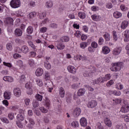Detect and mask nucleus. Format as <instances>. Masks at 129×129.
I'll return each instance as SVG.
<instances>
[{"label": "nucleus", "mask_w": 129, "mask_h": 129, "mask_svg": "<svg viewBox=\"0 0 129 129\" xmlns=\"http://www.w3.org/2000/svg\"><path fill=\"white\" fill-rule=\"evenodd\" d=\"M103 42H104V39H103V38L100 37L98 41V44L99 45H102V44H103Z\"/></svg>", "instance_id": "nucleus-51"}, {"label": "nucleus", "mask_w": 129, "mask_h": 129, "mask_svg": "<svg viewBox=\"0 0 129 129\" xmlns=\"http://www.w3.org/2000/svg\"><path fill=\"white\" fill-rule=\"evenodd\" d=\"M36 16V12H31L29 14V19H33Z\"/></svg>", "instance_id": "nucleus-41"}, {"label": "nucleus", "mask_w": 129, "mask_h": 129, "mask_svg": "<svg viewBox=\"0 0 129 129\" xmlns=\"http://www.w3.org/2000/svg\"><path fill=\"white\" fill-rule=\"evenodd\" d=\"M17 65L20 67H23L24 64L22 60H18L17 62Z\"/></svg>", "instance_id": "nucleus-59"}, {"label": "nucleus", "mask_w": 129, "mask_h": 129, "mask_svg": "<svg viewBox=\"0 0 129 129\" xmlns=\"http://www.w3.org/2000/svg\"><path fill=\"white\" fill-rule=\"evenodd\" d=\"M12 95V93L9 91H6L4 93V97L5 99H11V96Z\"/></svg>", "instance_id": "nucleus-10"}, {"label": "nucleus", "mask_w": 129, "mask_h": 129, "mask_svg": "<svg viewBox=\"0 0 129 129\" xmlns=\"http://www.w3.org/2000/svg\"><path fill=\"white\" fill-rule=\"evenodd\" d=\"M80 122L82 126H86L87 125V120L85 117H82L80 120Z\"/></svg>", "instance_id": "nucleus-7"}, {"label": "nucleus", "mask_w": 129, "mask_h": 129, "mask_svg": "<svg viewBox=\"0 0 129 129\" xmlns=\"http://www.w3.org/2000/svg\"><path fill=\"white\" fill-rule=\"evenodd\" d=\"M115 104H119L120 102H121V100L120 99H116L115 100H113Z\"/></svg>", "instance_id": "nucleus-53"}, {"label": "nucleus", "mask_w": 129, "mask_h": 129, "mask_svg": "<svg viewBox=\"0 0 129 129\" xmlns=\"http://www.w3.org/2000/svg\"><path fill=\"white\" fill-rule=\"evenodd\" d=\"M85 93V91L83 89H81L78 91V96H82Z\"/></svg>", "instance_id": "nucleus-23"}, {"label": "nucleus", "mask_w": 129, "mask_h": 129, "mask_svg": "<svg viewBox=\"0 0 129 129\" xmlns=\"http://www.w3.org/2000/svg\"><path fill=\"white\" fill-rule=\"evenodd\" d=\"M3 80H4V81H8V82H13L14 79H13L12 77L6 76L3 78Z\"/></svg>", "instance_id": "nucleus-16"}, {"label": "nucleus", "mask_w": 129, "mask_h": 129, "mask_svg": "<svg viewBox=\"0 0 129 129\" xmlns=\"http://www.w3.org/2000/svg\"><path fill=\"white\" fill-rule=\"evenodd\" d=\"M80 113H81V109L79 108H76L74 110L73 115L74 116H79V115H80Z\"/></svg>", "instance_id": "nucleus-8"}, {"label": "nucleus", "mask_w": 129, "mask_h": 129, "mask_svg": "<svg viewBox=\"0 0 129 129\" xmlns=\"http://www.w3.org/2000/svg\"><path fill=\"white\" fill-rule=\"evenodd\" d=\"M124 36L126 38V39H124L125 42L129 40V30H126L125 31Z\"/></svg>", "instance_id": "nucleus-18"}, {"label": "nucleus", "mask_w": 129, "mask_h": 129, "mask_svg": "<svg viewBox=\"0 0 129 129\" xmlns=\"http://www.w3.org/2000/svg\"><path fill=\"white\" fill-rule=\"evenodd\" d=\"M105 123L106 125H107V126H109V127H110L111 126V121L108 118H106L105 119Z\"/></svg>", "instance_id": "nucleus-22"}, {"label": "nucleus", "mask_w": 129, "mask_h": 129, "mask_svg": "<svg viewBox=\"0 0 129 129\" xmlns=\"http://www.w3.org/2000/svg\"><path fill=\"white\" fill-rule=\"evenodd\" d=\"M121 51V47H117L113 50L112 54L113 55H118L120 54V52Z\"/></svg>", "instance_id": "nucleus-13"}, {"label": "nucleus", "mask_w": 129, "mask_h": 129, "mask_svg": "<svg viewBox=\"0 0 129 129\" xmlns=\"http://www.w3.org/2000/svg\"><path fill=\"white\" fill-rule=\"evenodd\" d=\"M8 117L10 118V119H14V113H9L8 114Z\"/></svg>", "instance_id": "nucleus-48"}, {"label": "nucleus", "mask_w": 129, "mask_h": 129, "mask_svg": "<svg viewBox=\"0 0 129 129\" xmlns=\"http://www.w3.org/2000/svg\"><path fill=\"white\" fill-rule=\"evenodd\" d=\"M46 31H47V28L46 27H42L40 29V33H45V32Z\"/></svg>", "instance_id": "nucleus-55"}, {"label": "nucleus", "mask_w": 129, "mask_h": 129, "mask_svg": "<svg viewBox=\"0 0 129 129\" xmlns=\"http://www.w3.org/2000/svg\"><path fill=\"white\" fill-rule=\"evenodd\" d=\"M91 46L93 48H97V43L95 42H92V44H91Z\"/></svg>", "instance_id": "nucleus-63"}, {"label": "nucleus", "mask_w": 129, "mask_h": 129, "mask_svg": "<svg viewBox=\"0 0 129 129\" xmlns=\"http://www.w3.org/2000/svg\"><path fill=\"white\" fill-rule=\"evenodd\" d=\"M128 24V22L126 21H124L121 25V29H125L126 27H127V25Z\"/></svg>", "instance_id": "nucleus-21"}, {"label": "nucleus", "mask_w": 129, "mask_h": 129, "mask_svg": "<svg viewBox=\"0 0 129 129\" xmlns=\"http://www.w3.org/2000/svg\"><path fill=\"white\" fill-rule=\"evenodd\" d=\"M78 122H77V121H73L72 123V126H73V127H78Z\"/></svg>", "instance_id": "nucleus-42"}, {"label": "nucleus", "mask_w": 129, "mask_h": 129, "mask_svg": "<svg viewBox=\"0 0 129 129\" xmlns=\"http://www.w3.org/2000/svg\"><path fill=\"white\" fill-rule=\"evenodd\" d=\"M57 48L58 50H63L65 48V45L62 44H58L57 45Z\"/></svg>", "instance_id": "nucleus-33"}, {"label": "nucleus", "mask_w": 129, "mask_h": 129, "mask_svg": "<svg viewBox=\"0 0 129 129\" xmlns=\"http://www.w3.org/2000/svg\"><path fill=\"white\" fill-rule=\"evenodd\" d=\"M32 105L34 108H36V107H38V106H39V101H38V100L33 101Z\"/></svg>", "instance_id": "nucleus-26"}, {"label": "nucleus", "mask_w": 129, "mask_h": 129, "mask_svg": "<svg viewBox=\"0 0 129 129\" xmlns=\"http://www.w3.org/2000/svg\"><path fill=\"white\" fill-rule=\"evenodd\" d=\"M27 93L29 95L33 94V90H32V88L27 89Z\"/></svg>", "instance_id": "nucleus-49"}, {"label": "nucleus", "mask_w": 129, "mask_h": 129, "mask_svg": "<svg viewBox=\"0 0 129 129\" xmlns=\"http://www.w3.org/2000/svg\"><path fill=\"white\" fill-rule=\"evenodd\" d=\"M102 52L103 54H108L110 52V49L107 46H104L102 48Z\"/></svg>", "instance_id": "nucleus-14"}, {"label": "nucleus", "mask_w": 129, "mask_h": 129, "mask_svg": "<svg viewBox=\"0 0 129 129\" xmlns=\"http://www.w3.org/2000/svg\"><path fill=\"white\" fill-rule=\"evenodd\" d=\"M44 78L45 80H50V75H49V73L46 72L44 75Z\"/></svg>", "instance_id": "nucleus-37"}, {"label": "nucleus", "mask_w": 129, "mask_h": 129, "mask_svg": "<svg viewBox=\"0 0 129 129\" xmlns=\"http://www.w3.org/2000/svg\"><path fill=\"white\" fill-rule=\"evenodd\" d=\"M105 81H107L105 77H100L97 80L94 81V84H98L99 83H103L104 82H105Z\"/></svg>", "instance_id": "nucleus-4"}, {"label": "nucleus", "mask_w": 129, "mask_h": 129, "mask_svg": "<svg viewBox=\"0 0 129 129\" xmlns=\"http://www.w3.org/2000/svg\"><path fill=\"white\" fill-rule=\"evenodd\" d=\"M122 14L121 13L118 12H115L113 13V16L116 19H118V18H120L121 17Z\"/></svg>", "instance_id": "nucleus-20"}, {"label": "nucleus", "mask_w": 129, "mask_h": 129, "mask_svg": "<svg viewBox=\"0 0 129 129\" xmlns=\"http://www.w3.org/2000/svg\"><path fill=\"white\" fill-rule=\"evenodd\" d=\"M96 105H97V103L94 100L89 102L88 104V107H90L91 108L95 107Z\"/></svg>", "instance_id": "nucleus-11"}, {"label": "nucleus", "mask_w": 129, "mask_h": 129, "mask_svg": "<svg viewBox=\"0 0 129 129\" xmlns=\"http://www.w3.org/2000/svg\"><path fill=\"white\" fill-rule=\"evenodd\" d=\"M120 67H121L120 63L118 62L114 63L113 64L112 68H111V71H115L116 72V71H119V70H120Z\"/></svg>", "instance_id": "nucleus-2"}, {"label": "nucleus", "mask_w": 129, "mask_h": 129, "mask_svg": "<svg viewBox=\"0 0 129 129\" xmlns=\"http://www.w3.org/2000/svg\"><path fill=\"white\" fill-rule=\"evenodd\" d=\"M26 123L27 124V126L28 127H32L33 125L35 124V121H34V119L30 118L28 119V120L25 121Z\"/></svg>", "instance_id": "nucleus-6"}, {"label": "nucleus", "mask_w": 129, "mask_h": 129, "mask_svg": "<svg viewBox=\"0 0 129 129\" xmlns=\"http://www.w3.org/2000/svg\"><path fill=\"white\" fill-rule=\"evenodd\" d=\"M113 83H114V82H113V80H111L106 84V86L109 87V86H111Z\"/></svg>", "instance_id": "nucleus-47"}, {"label": "nucleus", "mask_w": 129, "mask_h": 129, "mask_svg": "<svg viewBox=\"0 0 129 129\" xmlns=\"http://www.w3.org/2000/svg\"><path fill=\"white\" fill-rule=\"evenodd\" d=\"M92 19L93 21H98L99 19V16H97L96 15H94L92 16Z\"/></svg>", "instance_id": "nucleus-44"}, {"label": "nucleus", "mask_w": 129, "mask_h": 129, "mask_svg": "<svg viewBox=\"0 0 129 129\" xmlns=\"http://www.w3.org/2000/svg\"><path fill=\"white\" fill-rule=\"evenodd\" d=\"M68 70L70 72V73H73V74L76 73V69H75V67L70 66L68 67Z\"/></svg>", "instance_id": "nucleus-12"}, {"label": "nucleus", "mask_w": 129, "mask_h": 129, "mask_svg": "<svg viewBox=\"0 0 129 129\" xmlns=\"http://www.w3.org/2000/svg\"><path fill=\"white\" fill-rule=\"evenodd\" d=\"M15 32L16 36H17V37H20L23 35V32L20 29H16Z\"/></svg>", "instance_id": "nucleus-15"}, {"label": "nucleus", "mask_w": 129, "mask_h": 129, "mask_svg": "<svg viewBox=\"0 0 129 129\" xmlns=\"http://www.w3.org/2000/svg\"><path fill=\"white\" fill-rule=\"evenodd\" d=\"M25 88H27V89L32 88V84H31L30 82L27 83L25 84Z\"/></svg>", "instance_id": "nucleus-43"}, {"label": "nucleus", "mask_w": 129, "mask_h": 129, "mask_svg": "<svg viewBox=\"0 0 129 129\" xmlns=\"http://www.w3.org/2000/svg\"><path fill=\"white\" fill-rule=\"evenodd\" d=\"M36 82L39 86H43V83H42V81L41 80H37Z\"/></svg>", "instance_id": "nucleus-60"}, {"label": "nucleus", "mask_w": 129, "mask_h": 129, "mask_svg": "<svg viewBox=\"0 0 129 129\" xmlns=\"http://www.w3.org/2000/svg\"><path fill=\"white\" fill-rule=\"evenodd\" d=\"M28 44H29V46H30L31 47V48H32L33 49H35L36 46H35V45H34V44H33L32 42L28 41Z\"/></svg>", "instance_id": "nucleus-61"}, {"label": "nucleus", "mask_w": 129, "mask_h": 129, "mask_svg": "<svg viewBox=\"0 0 129 129\" xmlns=\"http://www.w3.org/2000/svg\"><path fill=\"white\" fill-rule=\"evenodd\" d=\"M27 31L28 34H32L33 33V27L32 26L28 27Z\"/></svg>", "instance_id": "nucleus-38"}, {"label": "nucleus", "mask_w": 129, "mask_h": 129, "mask_svg": "<svg viewBox=\"0 0 129 129\" xmlns=\"http://www.w3.org/2000/svg\"><path fill=\"white\" fill-rule=\"evenodd\" d=\"M46 6L48 8H52L53 7V3L51 1H48L46 3Z\"/></svg>", "instance_id": "nucleus-30"}, {"label": "nucleus", "mask_w": 129, "mask_h": 129, "mask_svg": "<svg viewBox=\"0 0 129 129\" xmlns=\"http://www.w3.org/2000/svg\"><path fill=\"white\" fill-rule=\"evenodd\" d=\"M17 118L19 121H23L24 120V114L19 113L17 116Z\"/></svg>", "instance_id": "nucleus-17"}, {"label": "nucleus", "mask_w": 129, "mask_h": 129, "mask_svg": "<svg viewBox=\"0 0 129 129\" xmlns=\"http://www.w3.org/2000/svg\"><path fill=\"white\" fill-rule=\"evenodd\" d=\"M29 64L30 66H34V65H35V61H34L33 59H30L29 60Z\"/></svg>", "instance_id": "nucleus-56"}, {"label": "nucleus", "mask_w": 129, "mask_h": 129, "mask_svg": "<svg viewBox=\"0 0 129 129\" xmlns=\"http://www.w3.org/2000/svg\"><path fill=\"white\" fill-rule=\"evenodd\" d=\"M116 88L119 90H121L123 88V86L120 83H118L116 85Z\"/></svg>", "instance_id": "nucleus-31"}, {"label": "nucleus", "mask_w": 129, "mask_h": 129, "mask_svg": "<svg viewBox=\"0 0 129 129\" xmlns=\"http://www.w3.org/2000/svg\"><path fill=\"white\" fill-rule=\"evenodd\" d=\"M7 49L11 51L13 49V45L11 43H8L7 45Z\"/></svg>", "instance_id": "nucleus-45"}, {"label": "nucleus", "mask_w": 129, "mask_h": 129, "mask_svg": "<svg viewBox=\"0 0 129 129\" xmlns=\"http://www.w3.org/2000/svg\"><path fill=\"white\" fill-rule=\"evenodd\" d=\"M30 55L31 57H32L33 58L36 57V55H37V53L35 51H31L30 52Z\"/></svg>", "instance_id": "nucleus-52"}, {"label": "nucleus", "mask_w": 129, "mask_h": 129, "mask_svg": "<svg viewBox=\"0 0 129 129\" xmlns=\"http://www.w3.org/2000/svg\"><path fill=\"white\" fill-rule=\"evenodd\" d=\"M88 43L87 42H82L80 46L82 49H85L87 47Z\"/></svg>", "instance_id": "nucleus-25"}, {"label": "nucleus", "mask_w": 129, "mask_h": 129, "mask_svg": "<svg viewBox=\"0 0 129 129\" xmlns=\"http://www.w3.org/2000/svg\"><path fill=\"white\" fill-rule=\"evenodd\" d=\"M113 94H114V95H117V96L120 95L121 94L120 91H113Z\"/></svg>", "instance_id": "nucleus-64"}, {"label": "nucleus", "mask_w": 129, "mask_h": 129, "mask_svg": "<svg viewBox=\"0 0 129 129\" xmlns=\"http://www.w3.org/2000/svg\"><path fill=\"white\" fill-rule=\"evenodd\" d=\"M22 121H17V124L19 127H20L21 128H23L24 127V125H23Z\"/></svg>", "instance_id": "nucleus-34"}, {"label": "nucleus", "mask_w": 129, "mask_h": 129, "mask_svg": "<svg viewBox=\"0 0 129 129\" xmlns=\"http://www.w3.org/2000/svg\"><path fill=\"white\" fill-rule=\"evenodd\" d=\"M104 77L106 81H107V80H109V79H110L111 76L110 75V74H107Z\"/></svg>", "instance_id": "nucleus-62"}, {"label": "nucleus", "mask_w": 129, "mask_h": 129, "mask_svg": "<svg viewBox=\"0 0 129 129\" xmlns=\"http://www.w3.org/2000/svg\"><path fill=\"white\" fill-rule=\"evenodd\" d=\"M79 17L80 19H85L86 15L84 12H80L79 13Z\"/></svg>", "instance_id": "nucleus-27"}, {"label": "nucleus", "mask_w": 129, "mask_h": 129, "mask_svg": "<svg viewBox=\"0 0 129 129\" xmlns=\"http://www.w3.org/2000/svg\"><path fill=\"white\" fill-rule=\"evenodd\" d=\"M59 94L60 95V97H64V96H65V91L62 87L59 89Z\"/></svg>", "instance_id": "nucleus-19"}, {"label": "nucleus", "mask_w": 129, "mask_h": 129, "mask_svg": "<svg viewBox=\"0 0 129 129\" xmlns=\"http://www.w3.org/2000/svg\"><path fill=\"white\" fill-rule=\"evenodd\" d=\"M36 99H37V100H39V101H42V99H43V96H42L40 94H37L36 95Z\"/></svg>", "instance_id": "nucleus-39"}, {"label": "nucleus", "mask_w": 129, "mask_h": 129, "mask_svg": "<svg viewBox=\"0 0 129 129\" xmlns=\"http://www.w3.org/2000/svg\"><path fill=\"white\" fill-rule=\"evenodd\" d=\"M45 105H46V107L48 109L49 106L50 105V100H49V99H48V98H46Z\"/></svg>", "instance_id": "nucleus-40"}, {"label": "nucleus", "mask_w": 129, "mask_h": 129, "mask_svg": "<svg viewBox=\"0 0 129 129\" xmlns=\"http://www.w3.org/2000/svg\"><path fill=\"white\" fill-rule=\"evenodd\" d=\"M96 129H103V127L101 125V123L100 122H98L97 123V128Z\"/></svg>", "instance_id": "nucleus-50"}, {"label": "nucleus", "mask_w": 129, "mask_h": 129, "mask_svg": "<svg viewBox=\"0 0 129 129\" xmlns=\"http://www.w3.org/2000/svg\"><path fill=\"white\" fill-rule=\"evenodd\" d=\"M75 36L77 37V38H78L81 36V32H80L79 31H76V32L75 34Z\"/></svg>", "instance_id": "nucleus-57"}, {"label": "nucleus", "mask_w": 129, "mask_h": 129, "mask_svg": "<svg viewBox=\"0 0 129 129\" xmlns=\"http://www.w3.org/2000/svg\"><path fill=\"white\" fill-rule=\"evenodd\" d=\"M39 109L41 112H43V113H47V112H48V109L44 107H40Z\"/></svg>", "instance_id": "nucleus-29"}, {"label": "nucleus", "mask_w": 129, "mask_h": 129, "mask_svg": "<svg viewBox=\"0 0 129 129\" xmlns=\"http://www.w3.org/2000/svg\"><path fill=\"white\" fill-rule=\"evenodd\" d=\"M22 92L21 89L19 88H16L14 89V94L16 97H20L21 96V94Z\"/></svg>", "instance_id": "nucleus-5"}, {"label": "nucleus", "mask_w": 129, "mask_h": 129, "mask_svg": "<svg viewBox=\"0 0 129 129\" xmlns=\"http://www.w3.org/2000/svg\"><path fill=\"white\" fill-rule=\"evenodd\" d=\"M120 111L123 113L128 112V111H129V104H126L122 106Z\"/></svg>", "instance_id": "nucleus-3"}, {"label": "nucleus", "mask_w": 129, "mask_h": 129, "mask_svg": "<svg viewBox=\"0 0 129 129\" xmlns=\"http://www.w3.org/2000/svg\"><path fill=\"white\" fill-rule=\"evenodd\" d=\"M61 40L62 42H69L70 39L69 38V37L64 36L61 38Z\"/></svg>", "instance_id": "nucleus-28"}, {"label": "nucleus", "mask_w": 129, "mask_h": 129, "mask_svg": "<svg viewBox=\"0 0 129 129\" xmlns=\"http://www.w3.org/2000/svg\"><path fill=\"white\" fill-rule=\"evenodd\" d=\"M44 66L45 68L47 70L51 69V64H50V63H49L48 62H45L44 64Z\"/></svg>", "instance_id": "nucleus-36"}, {"label": "nucleus", "mask_w": 129, "mask_h": 129, "mask_svg": "<svg viewBox=\"0 0 129 129\" xmlns=\"http://www.w3.org/2000/svg\"><path fill=\"white\" fill-rule=\"evenodd\" d=\"M43 73H44L43 69L40 68H38L35 72L36 76H42V75H43Z\"/></svg>", "instance_id": "nucleus-9"}, {"label": "nucleus", "mask_w": 129, "mask_h": 129, "mask_svg": "<svg viewBox=\"0 0 129 129\" xmlns=\"http://www.w3.org/2000/svg\"><path fill=\"white\" fill-rule=\"evenodd\" d=\"M104 38L106 41H109L110 40V35L108 33L105 34L104 35Z\"/></svg>", "instance_id": "nucleus-32"}, {"label": "nucleus", "mask_w": 129, "mask_h": 129, "mask_svg": "<svg viewBox=\"0 0 129 129\" xmlns=\"http://www.w3.org/2000/svg\"><path fill=\"white\" fill-rule=\"evenodd\" d=\"M113 40L115 41H117V35H116V32L113 31Z\"/></svg>", "instance_id": "nucleus-46"}, {"label": "nucleus", "mask_w": 129, "mask_h": 129, "mask_svg": "<svg viewBox=\"0 0 129 129\" xmlns=\"http://www.w3.org/2000/svg\"><path fill=\"white\" fill-rule=\"evenodd\" d=\"M21 50L23 53H25V54H26V53H28V47L26 45H24L22 47Z\"/></svg>", "instance_id": "nucleus-24"}, {"label": "nucleus", "mask_w": 129, "mask_h": 129, "mask_svg": "<svg viewBox=\"0 0 129 129\" xmlns=\"http://www.w3.org/2000/svg\"><path fill=\"white\" fill-rule=\"evenodd\" d=\"M43 121L45 123H49L50 121L49 120V118H48V117H44L43 118Z\"/></svg>", "instance_id": "nucleus-58"}, {"label": "nucleus", "mask_w": 129, "mask_h": 129, "mask_svg": "<svg viewBox=\"0 0 129 129\" xmlns=\"http://www.w3.org/2000/svg\"><path fill=\"white\" fill-rule=\"evenodd\" d=\"M45 17H46V13H42L39 15V18L41 20L44 19Z\"/></svg>", "instance_id": "nucleus-54"}, {"label": "nucleus", "mask_w": 129, "mask_h": 129, "mask_svg": "<svg viewBox=\"0 0 129 129\" xmlns=\"http://www.w3.org/2000/svg\"><path fill=\"white\" fill-rule=\"evenodd\" d=\"M8 24H10V26H13V23H14V20L12 18H8L7 19Z\"/></svg>", "instance_id": "nucleus-35"}, {"label": "nucleus", "mask_w": 129, "mask_h": 129, "mask_svg": "<svg viewBox=\"0 0 129 129\" xmlns=\"http://www.w3.org/2000/svg\"><path fill=\"white\" fill-rule=\"evenodd\" d=\"M20 4L21 3L20 2V0H12L10 3V5L12 8H13L14 9H17V8H19Z\"/></svg>", "instance_id": "nucleus-1"}]
</instances>
